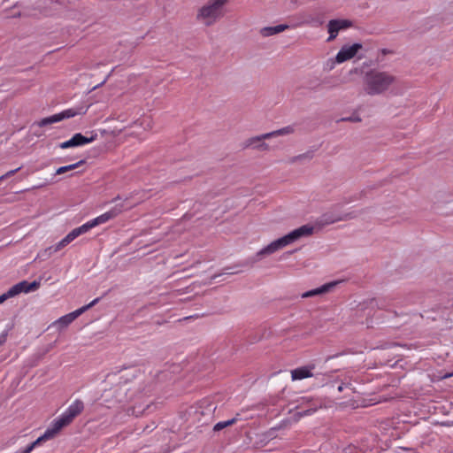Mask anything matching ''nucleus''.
Segmentation results:
<instances>
[{
  "mask_svg": "<svg viewBox=\"0 0 453 453\" xmlns=\"http://www.w3.org/2000/svg\"><path fill=\"white\" fill-rule=\"evenodd\" d=\"M313 233V227L309 225L302 226L288 234L272 242L267 246L261 249L257 253V257L258 259L265 256L272 255L280 250L292 244L298 239L303 237V236H309L312 234Z\"/></svg>",
  "mask_w": 453,
  "mask_h": 453,
  "instance_id": "obj_1",
  "label": "nucleus"
},
{
  "mask_svg": "<svg viewBox=\"0 0 453 453\" xmlns=\"http://www.w3.org/2000/svg\"><path fill=\"white\" fill-rule=\"evenodd\" d=\"M228 0H209L197 12L196 19L205 26L215 24L225 15Z\"/></svg>",
  "mask_w": 453,
  "mask_h": 453,
  "instance_id": "obj_2",
  "label": "nucleus"
},
{
  "mask_svg": "<svg viewBox=\"0 0 453 453\" xmlns=\"http://www.w3.org/2000/svg\"><path fill=\"white\" fill-rule=\"evenodd\" d=\"M396 82V78L387 72L370 71V96L388 91Z\"/></svg>",
  "mask_w": 453,
  "mask_h": 453,
  "instance_id": "obj_3",
  "label": "nucleus"
},
{
  "mask_svg": "<svg viewBox=\"0 0 453 453\" xmlns=\"http://www.w3.org/2000/svg\"><path fill=\"white\" fill-rule=\"evenodd\" d=\"M294 131L295 129L292 126H288L270 133H266L258 136H254L246 140L245 147H253L254 149H257L259 150H268L269 145L264 142V140L280 135L290 134H293Z\"/></svg>",
  "mask_w": 453,
  "mask_h": 453,
  "instance_id": "obj_4",
  "label": "nucleus"
},
{
  "mask_svg": "<svg viewBox=\"0 0 453 453\" xmlns=\"http://www.w3.org/2000/svg\"><path fill=\"white\" fill-rule=\"evenodd\" d=\"M87 111H88V107H85V106L70 108V109L65 110L59 113H57L52 116H50V117L41 119L40 122L38 123V125L40 127H44L47 125L57 123L65 119H69V118L75 117L77 115L85 114L87 112Z\"/></svg>",
  "mask_w": 453,
  "mask_h": 453,
  "instance_id": "obj_5",
  "label": "nucleus"
},
{
  "mask_svg": "<svg viewBox=\"0 0 453 453\" xmlns=\"http://www.w3.org/2000/svg\"><path fill=\"white\" fill-rule=\"evenodd\" d=\"M125 210H126V208L124 207L123 204H117L113 208H111L110 211H108L101 214L100 216L83 224V226H85L84 228H86L87 232H88L90 229H92L99 225L104 224V223L108 222L109 220L116 218L118 215H119Z\"/></svg>",
  "mask_w": 453,
  "mask_h": 453,
  "instance_id": "obj_6",
  "label": "nucleus"
},
{
  "mask_svg": "<svg viewBox=\"0 0 453 453\" xmlns=\"http://www.w3.org/2000/svg\"><path fill=\"white\" fill-rule=\"evenodd\" d=\"M99 300H100L99 298H96L92 302H90L88 304L84 305L71 313L62 316L55 322V324L58 325L60 328L68 326L79 316H81L86 311H88V309H90L91 307L96 305L99 302Z\"/></svg>",
  "mask_w": 453,
  "mask_h": 453,
  "instance_id": "obj_7",
  "label": "nucleus"
},
{
  "mask_svg": "<svg viewBox=\"0 0 453 453\" xmlns=\"http://www.w3.org/2000/svg\"><path fill=\"white\" fill-rule=\"evenodd\" d=\"M352 27V22L349 19H331L327 24V31L329 37L328 42L336 38L338 33L342 30H346Z\"/></svg>",
  "mask_w": 453,
  "mask_h": 453,
  "instance_id": "obj_8",
  "label": "nucleus"
},
{
  "mask_svg": "<svg viewBox=\"0 0 453 453\" xmlns=\"http://www.w3.org/2000/svg\"><path fill=\"white\" fill-rule=\"evenodd\" d=\"M362 47L363 46L360 43L342 46L335 57L336 63L342 64L353 58Z\"/></svg>",
  "mask_w": 453,
  "mask_h": 453,
  "instance_id": "obj_9",
  "label": "nucleus"
},
{
  "mask_svg": "<svg viewBox=\"0 0 453 453\" xmlns=\"http://www.w3.org/2000/svg\"><path fill=\"white\" fill-rule=\"evenodd\" d=\"M40 287V283L37 281L28 282L27 280H22L15 285H13L9 289L10 296H15L20 293H29L35 291Z\"/></svg>",
  "mask_w": 453,
  "mask_h": 453,
  "instance_id": "obj_10",
  "label": "nucleus"
},
{
  "mask_svg": "<svg viewBox=\"0 0 453 453\" xmlns=\"http://www.w3.org/2000/svg\"><path fill=\"white\" fill-rule=\"evenodd\" d=\"M95 138H96L95 136H91L90 138H88V137L84 136L83 134L78 133V134H75L68 141L61 142L59 144V148L65 150V149H68V148H72V147L83 146V145L92 142L95 140Z\"/></svg>",
  "mask_w": 453,
  "mask_h": 453,
  "instance_id": "obj_11",
  "label": "nucleus"
},
{
  "mask_svg": "<svg viewBox=\"0 0 453 453\" xmlns=\"http://www.w3.org/2000/svg\"><path fill=\"white\" fill-rule=\"evenodd\" d=\"M73 420H72L65 412H63L58 418H56L49 430L55 436L58 434L62 428L70 425Z\"/></svg>",
  "mask_w": 453,
  "mask_h": 453,
  "instance_id": "obj_12",
  "label": "nucleus"
},
{
  "mask_svg": "<svg viewBox=\"0 0 453 453\" xmlns=\"http://www.w3.org/2000/svg\"><path fill=\"white\" fill-rule=\"evenodd\" d=\"M314 369V365L311 366H302L291 371V379L292 380H300L306 378L312 377V370Z\"/></svg>",
  "mask_w": 453,
  "mask_h": 453,
  "instance_id": "obj_13",
  "label": "nucleus"
},
{
  "mask_svg": "<svg viewBox=\"0 0 453 453\" xmlns=\"http://www.w3.org/2000/svg\"><path fill=\"white\" fill-rule=\"evenodd\" d=\"M341 281H332V282L324 284L323 286H321V287H319L318 288H315V289H312V290H310V291H307V292L303 293L302 295V297L303 298H307V297H311V296H318V295L327 293V292L331 291Z\"/></svg>",
  "mask_w": 453,
  "mask_h": 453,
  "instance_id": "obj_14",
  "label": "nucleus"
},
{
  "mask_svg": "<svg viewBox=\"0 0 453 453\" xmlns=\"http://www.w3.org/2000/svg\"><path fill=\"white\" fill-rule=\"evenodd\" d=\"M84 410V403L81 400L76 399L69 407L64 411L72 420L79 416Z\"/></svg>",
  "mask_w": 453,
  "mask_h": 453,
  "instance_id": "obj_15",
  "label": "nucleus"
},
{
  "mask_svg": "<svg viewBox=\"0 0 453 453\" xmlns=\"http://www.w3.org/2000/svg\"><path fill=\"white\" fill-rule=\"evenodd\" d=\"M53 434L49 430V428L45 431V433L37 438L35 441L27 445L23 450L25 453H31L32 450L38 445H40L42 441L53 438Z\"/></svg>",
  "mask_w": 453,
  "mask_h": 453,
  "instance_id": "obj_16",
  "label": "nucleus"
},
{
  "mask_svg": "<svg viewBox=\"0 0 453 453\" xmlns=\"http://www.w3.org/2000/svg\"><path fill=\"white\" fill-rule=\"evenodd\" d=\"M288 28V25H278L275 27H265L260 29V34L264 37H268L279 33H281Z\"/></svg>",
  "mask_w": 453,
  "mask_h": 453,
  "instance_id": "obj_17",
  "label": "nucleus"
},
{
  "mask_svg": "<svg viewBox=\"0 0 453 453\" xmlns=\"http://www.w3.org/2000/svg\"><path fill=\"white\" fill-rule=\"evenodd\" d=\"M84 227L85 226L81 225V226L73 229L65 237H64L62 240L65 243V245L67 246L78 236L87 233V230Z\"/></svg>",
  "mask_w": 453,
  "mask_h": 453,
  "instance_id": "obj_18",
  "label": "nucleus"
},
{
  "mask_svg": "<svg viewBox=\"0 0 453 453\" xmlns=\"http://www.w3.org/2000/svg\"><path fill=\"white\" fill-rule=\"evenodd\" d=\"M84 227L85 226L81 225V226L73 229L65 237H64L62 240L65 243V245L67 246L78 236L87 233V230Z\"/></svg>",
  "mask_w": 453,
  "mask_h": 453,
  "instance_id": "obj_19",
  "label": "nucleus"
},
{
  "mask_svg": "<svg viewBox=\"0 0 453 453\" xmlns=\"http://www.w3.org/2000/svg\"><path fill=\"white\" fill-rule=\"evenodd\" d=\"M85 164V161L84 160H80L79 162L75 163V164H72V165H65V166H61V167H58L57 170H56V174L58 175H60V174H64L69 171H73L74 169H77L78 167H80L81 165H83Z\"/></svg>",
  "mask_w": 453,
  "mask_h": 453,
  "instance_id": "obj_20",
  "label": "nucleus"
},
{
  "mask_svg": "<svg viewBox=\"0 0 453 453\" xmlns=\"http://www.w3.org/2000/svg\"><path fill=\"white\" fill-rule=\"evenodd\" d=\"M66 245L65 243L63 242V240H61L60 242H58L56 245L54 246H51V247H49L45 252L49 251L50 255L53 254V253H56L59 250H61L63 248H65Z\"/></svg>",
  "mask_w": 453,
  "mask_h": 453,
  "instance_id": "obj_21",
  "label": "nucleus"
},
{
  "mask_svg": "<svg viewBox=\"0 0 453 453\" xmlns=\"http://www.w3.org/2000/svg\"><path fill=\"white\" fill-rule=\"evenodd\" d=\"M66 245L65 243L63 242V240H61L60 242H58L56 245L54 246H51V247H49L45 252L49 251L50 255L53 254V253H56L59 250H61L63 248H65Z\"/></svg>",
  "mask_w": 453,
  "mask_h": 453,
  "instance_id": "obj_22",
  "label": "nucleus"
},
{
  "mask_svg": "<svg viewBox=\"0 0 453 453\" xmlns=\"http://www.w3.org/2000/svg\"><path fill=\"white\" fill-rule=\"evenodd\" d=\"M312 157H313L312 152H306V153L300 154L298 156L293 157L290 159V163H295L296 161H300V160H303V159L310 160V159L312 158Z\"/></svg>",
  "mask_w": 453,
  "mask_h": 453,
  "instance_id": "obj_23",
  "label": "nucleus"
},
{
  "mask_svg": "<svg viewBox=\"0 0 453 453\" xmlns=\"http://www.w3.org/2000/svg\"><path fill=\"white\" fill-rule=\"evenodd\" d=\"M11 297H13V296H10L9 290L7 292L4 293L3 295L0 296V304Z\"/></svg>",
  "mask_w": 453,
  "mask_h": 453,
  "instance_id": "obj_24",
  "label": "nucleus"
},
{
  "mask_svg": "<svg viewBox=\"0 0 453 453\" xmlns=\"http://www.w3.org/2000/svg\"><path fill=\"white\" fill-rule=\"evenodd\" d=\"M20 169V167H18L16 169H13V170H10L8 171L6 173L4 174V177H6L9 178V177H12Z\"/></svg>",
  "mask_w": 453,
  "mask_h": 453,
  "instance_id": "obj_25",
  "label": "nucleus"
},
{
  "mask_svg": "<svg viewBox=\"0 0 453 453\" xmlns=\"http://www.w3.org/2000/svg\"><path fill=\"white\" fill-rule=\"evenodd\" d=\"M342 120H349L352 122H357L361 120V118H359L357 114H353L351 117L347 119H342Z\"/></svg>",
  "mask_w": 453,
  "mask_h": 453,
  "instance_id": "obj_26",
  "label": "nucleus"
},
{
  "mask_svg": "<svg viewBox=\"0 0 453 453\" xmlns=\"http://www.w3.org/2000/svg\"><path fill=\"white\" fill-rule=\"evenodd\" d=\"M225 427H226V425L224 424V422H219V423H217V424L215 425V426H214V430H215V431H219V430H221V429H223V428H225Z\"/></svg>",
  "mask_w": 453,
  "mask_h": 453,
  "instance_id": "obj_27",
  "label": "nucleus"
},
{
  "mask_svg": "<svg viewBox=\"0 0 453 453\" xmlns=\"http://www.w3.org/2000/svg\"><path fill=\"white\" fill-rule=\"evenodd\" d=\"M224 424L226 425V427L228 426H231L233 424H234L236 422V418H232V419H229L227 421H223Z\"/></svg>",
  "mask_w": 453,
  "mask_h": 453,
  "instance_id": "obj_28",
  "label": "nucleus"
},
{
  "mask_svg": "<svg viewBox=\"0 0 453 453\" xmlns=\"http://www.w3.org/2000/svg\"><path fill=\"white\" fill-rule=\"evenodd\" d=\"M6 341V334L0 335V346L3 345Z\"/></svg>",
  "mask_w": 453,
  "mask_h": 453,
  "instance_id": "obj_29",
  "label": "nucleus"
},
{
  "mask_svg": "<svg viewBox=\"0 0 453 453\" xmlns=\"http://www.w3.org/2000/svg\"><path fill=\"white\" fill-rule=\"evenodd\" d=\"M381 52H382L383 55H386L388 53H392L391 50H386V49L381 50Z\"/></svg>",
  "mask_w": 453,
  "mask_h": 453,
  "instance_id": "obj_30",
  "label": "nucleus"
},
{
  "mask_svg": "<svg viewBox=\"0 0 453 453\" xmlns=\"http://www.w3.org/2000/svg\"><path fill=\"white\" fill-rule=\"evenodd\" d=\"M6 179V177H4V174L0 176V183L4 181Z\"/></svg>",
  "mask_w": 453,
  "mask_h": 453,
  "instance_id": "obj_31",
  "label": "nucleus"
},
{
  "mask_svg": "<svg viewBox=\"0 0 453 453\" xmlns=\"http://www.w3.org/2000/svg\"><path fill=\"white\" fill-rule=\"evenodd\" d=\"M369 402H370V405L376 403V402H373V399H372V398L369 399Z\"/></svg>",
  "mask_w": 453,
  "mask_h": 453,
  "instance_id": "obj_32",
  "label": "nucleus"
},
{
  "mask_svg": "<svg viewBox=\"0 0 453 453\" xmlns=\"http://www.w3.org/2000/svg\"><path fill=\"white\" fill-rule=\"evenodd\" d=\"M20 453H25V451H24V450H22Z\"/></svg>",
  "mask_w": 453,
  "mask_h": 453,
  "instance_id": "obj_33",
  "label": "nucleus"
}]
</instances>
